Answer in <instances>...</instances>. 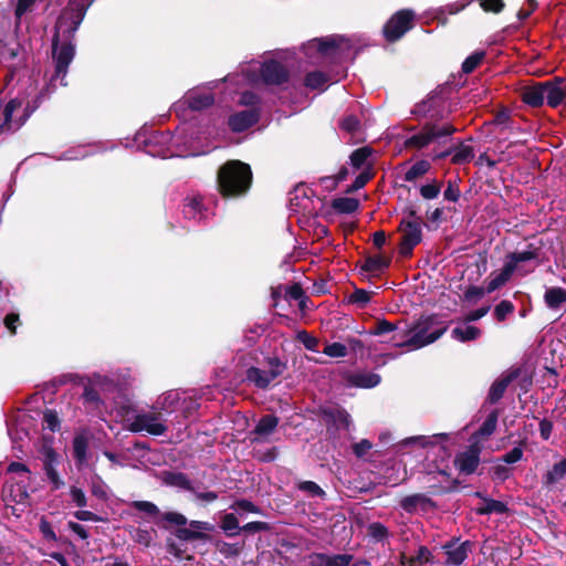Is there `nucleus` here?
Instances as JSON below:
<instances>
[{
  "label": "nucleus",
  "mask_w": 566,
  "mask_h": 566,
  "mask_svg": "<svg viewBox=\"0 0 566 566\" xmlns=\"http://www.w3.org/2000/svg\"><path fill=\"white\" fill-rule=\"evenodd\" d=\"M298 338L303 342L304 346L310 350H317L318 340L310 336L306 332H302L298 335Z\"/></svg>",
  "instance_id": "4d7b16f0"
},
{
  "label": "nucleus",
  "mask_w": 566,
  "mask_h": 566,
  "mask_svg": "<svg viewBox=\"0 0 566 566\" xmlns=\"http://www.w3.org/2000/svg\"><path fill=\"white\" fill-rule=\"evenodd\" d=\"M134 509L145 513L148 516L155 517L160 516L159 509L151 502L148 501H134L130 504Z\"/></svg>",
  "instance_id": "473e14b6"
},
{
  "label": "nucleus",
  "mask_w": 566,
  "mask_h": 566,
  "mask_svg": "<svg viewBox=\"0 0 566 566\" xmlns=\"http://www.w3.org/2000/svg\"><path fill=\"white\" fill-rule=\"evenodd\" d=\"M261 80L265 84H274L279 85L284 83L287 80L286 70L277 62L270 61L265 62L260 67Z\"/></svg>",
  "instance_id": "6e6552de"
},
{
  "label": "nucleus",
  "mask_w": 566,
  "mask_h": 566,
  "mask_svg": "<svg viewBox=\"0 0 566 566\" xmlns=\"http://www.w3.org/2000/svg\"><path fill=\"white\" fill-rule=\"evenodd\" d=\"M88 440L84 434H78L73 440V453L76 461L82 464L86 461Z\"/></svg>",
  "instance_id": "412c9836"
},
{
  "label": "nucleus",
  "mask_w": 566,
  "mask_h": 566,
  "mask_svg": "<svg viewBox=\"0 0 566 566\" xmlns=\"http://www.w3.org/2000/svg\"><path fill=\"white\" fill-rule=\"evenodd\" d=\"M323 353L329 357L339 358L347 355V348L340 343H332L324 347Z\"/></svg>",
  "instance_id": "a19ab883"
},
{
  "label": "nucleus",
  "mask_w": 566,
  "mask_h": 566,
  "mask_svg": "<svg viewBox=\"0 0 566 566\" xmlns=\"http://www.w3.org/2000/svg\"><path fill=\"white\" fill-rule=\"evenodd\" d=\"M469 545V542L459 545H446L447 563L450 565H460L468 556Z\"/></svg>",
  "instance_id": "2eb2a0df"
},
{
  "label": "nucleus",
  "mask_w": 566,
  "mask_h": 566,
  "mask_svg": "<svg viewBox=\"0 0 566 566\" xmlns=\"http://www.w3.org/2000/svg\"><path fill=\"white\" fill-rule=\"evenodd\" d=\"M484 59V52H475L472 55L468 56L463 64H462V71L464 73H471L473 72L478 65L483 61Z\"/></svg>",
  "instance_id": "4c0bfd02"
},
{
  "label": "nucleus",
  "mask_w": 566,
  "mask_h": 566,
  "mask_svg": "<svg viewBox=\"0 0 566 566\" xmlns=\"http://www.w3.org/2000/svg\"><path fill=\"white\" fill-rule=\"evenodd\" d=\"M232 509L234 510H241V511H245V512H251V513H259V509L250 501H247V500H241V501H238L235 502L233 505H232Z\"/></svg>",
  "instance_id": "052dcab7"
},
{
  "label": "nucleus",
  "mask_w": 566,
  "mask_h": 566,
  "mask_svg": "<svg viewBox=\"0 0 566 566\" xmlns=\"http://www.w3.org/2000/svg\"><path fill=\"white\" fill-rule=\"evenodd\" d=\"M132 431H146L150 434L159 436L166 430L160 419L156 415H138L129 426Z\"/></svg>",
  "instance_id": "0eeeda50"
},
{
  "label": "nucleus",
  "mask_w": 566,
  "mask_h": 566,
  "mask_svg": "<svg viewBox=\"0 0 566 566\" xmlns=\"http://www.w3.org/2000/svg\"><path fill=\"white\" fill-rule=\"evenodd\" d=\"M430 168V164L426 160L417 161L406 172V180L412 181L416 178L424 175Z\"/></svg>",
  "instance_id": "2f4dec72"
},
{
  "label": "nucleus",
  "mask_w": 566,
  "mask_h": 566,
  "mask_svg": "<svg viewBox=\"0 0 566 566\" xmlns=\"http://www.w3.org/2000/svg\"><path fill=\"white\" fill-rule=\"evenodd\" d=\"M415 13L411 10L396 12L384 28V34L388 41L400 39L412 27Z\"/></svg>",
  "instance_id": "7ed1b4c3"
},
{
  "label": "nucleus",
  "mask_w": 566,
  "mask_h": 566,
  "mask_svg": "<svg viewBox=\"0 0 566 566\" xmlns=\"http://www.w3.org/2000/svg\"><path fill=\"white\" fill-rule=\"evenodd\" d=\"M485 293H488L486 286L485 287L470 286L465 291V298H468V300L481 298Z\"/></svg>",
  "instance_id": "0e129e2a"
},
{
  "label": "nucleus",
  "mask_w": 566,
  "mask_h": 566,
  "mask_svg": "<svg viewBox=\"0 0 566 566\" xmlns=\"http://www.w3.org/2000/svg\"><path fill=\"white\" fill-rule=\"evenodd\" d=\"M251 180L250 166L239 160L226 163L218 172V186L223 197L244 195L250 188Z\"/></svg>",
  "instance_id": "f257e3e1"
},
{
  "label": "nucleus",
  "mask_w": 566,
  "mask_h": 566,
  "mask_svg": "<svg viewBox=\"0 0 566 566\" xmlns=\"http://www.w3.org/2000/svg\"><path fill=\"white\" fill-rule=\"evenodd\" d=\"M513 272V265L505 262L500 272L490 274L486 283V292L492 293L502 287L511 279Z\"/></svg>",
  "instance_id": "ddd939ff"
},
{
  "label": "nucleus",
  "mask_w": 566,
  "mask_h": 566,
  "mask_svg": "<svg viewBox=\"0 0 566 566\" xmlns=\"http://www.w3.org/2000/svg\"><path fill=\"white\" fill-rule=\"evenodd\" d=\"M563 78L557 77L553 82H545V98L547 104L552 107H556L563 103L562 88Z\"/></svg>",
  "instance_id": "dca6fc26"
},
{
  "label": "nucleus",
  "mask_w": 566,
  "mask_h": 566,
  "mask_svg": "<svg viewBox=\"0 0 566 566\" xmlns=\"http://www.w3.org/2000/svg\"><path fill=\"white\" fill-rule=\"evenodd\" d=\"M186 103L191 109L200 111L213 103L212 95L207 91H193L186 97Z\"/></svg>",
  "instance_id": "4468645a"
},
{
  "label": "nucleus",
  "mask_w": 566,
  "mask_h": 566,
  "mask_svg": "<svg viewBox=\"0 0 566 566\" xmlns=\"http://www.w3.org/2000/svg\"><path fill=\"white\" fill-rule=\"evenodd\" d=\"M335 46L336 40L334 38L315 39L307 44V50H316L322 54H328Z\"/></svg>",
  "instance_id": "393cba45"
},
{
  "label": "nucleus",
  "mask_w": 566,
  "mask_h": 566,
  "mask_svg": "<svg viewBox=\"0 0 566 566\" xmlns=\"http://www.w3.org/2000/svg\"><path fill=\"white\" fill-rule=\"evenodd\" d=\"M440 190H441V184L436 181V180H433L432 182L423 185L420 188V195L424 199L430 200V199L437 198L438 195L440 193Z\"/></svg>",
  "instance_id": "ea45409f"
},
{
  "label": "nucleus",
  "mask_w": 566,
  "mask_h": 566,
  "mask_svg": "<svg viewBox=\"0 0 566 566\" xmlns=\"http://www.w3.org/2000/svg\"><path fill=\"white\" fill-rule=\"evenodd\" d=\"M71 497L77 506L84 507L86 505V496L81 489H78L76 486H72L71 488Z\"/></svg>",
  "instance_id": "5fc2aeb1"
},
{
  "label": "nucleus",
  "mask_w": 566,
  "mask_h": 566,
  "mask_svg": "<svg viewBox=\"0 0 566 566\" xmlns=\"http://www.w3.org/2000/svg\"><path fill=\"white\" fill-rule=\"evenodd\" d=\"M522 98L531 106H541L545 99L544 83L525 87L522 92Z\"/></svg>",
  "instance_id": "f3484780"
},
{
  "label": "nucleus",
  "mask_w": 566,
  "mask_h": 566,
  "mask_svg": "<svg viewBox=\"0 0 566 566\" xmlns=\"http://www.w3.org/2000/svg\"><path fill=\"white\" fill-rule=\"evenodd\" d=\"M452 336L460 342L473 340L480 336V329L475 326L457 327Z\"/></svg>",
  "instance_id": "b1692460"
},
{
  "label": "nucleus",
  "mask_w": 566,
  "mask_h": 566,
  "mask_svg": "<svg viewBox=\"0 0 566 566\" xmlns=\"http://www.w3.org/2000/svg\"><path fill=\"white\" fill-rule=\"evenodd\" d=\"M353 449L357 457H363L371 449V443L368 440H361L360 442L355 443Z\"/></svg>",
  "instance_id": "338daca9"
},
{
  "label": "nucleus",
  "mask_w": 566,
  "mask_h": 566,
  "mask_svg": "<svg viewBox=\"0 0 566 566\" xmlns=\"http://www.w3.org/2000/svg\"><path fill=\"white\" fill-rule=\"evenodd\" d=\"M514 305L510 301L500 302L494 308V316L499 322H503L509 315L514 312Z\"/></svg>",
  "instance_id": "72a5a7b5"
},
{
  "label": "nucleus",
  "mask_w": 566,
  "mask_h": 566,
  "mask_svg": "<svg viewBox=\"0 0 566 566\" xmlns=\"http://www.w3.org/2000/svg\"><path fill=\"white\" fill-rule=\"evenodd\" d=\"M401 241L399 252L403 256H410L413 248L421 241V227L416 220H402L399 227Z\"/></svg>",
  "instance_id": "20e7f679"
},
{
  "label": "nucleus",
  "mask_w": 566,
  "mask_h": 566,
  "mask_svg": "<svg viewBox=\"0 0 566 566\" xmlns=\"http://www.w3.org/2000/svg\"><path fill=\"white\" fill-rule=\"evenodd\" d=\"M40 531L46 539H50V541L56 539V535H55L54 531L52 530L51 524L44 517H42L40 521Z\"/></svg>",
  "instance_id": "6e6d98bb"
},
{
  "label": "nucleus",
  "mask_w": 566,
  "mask_h": 566,
  "mask_svg": "<svg viewBox=\"0 0 566 566\" xmlns=\"http://www.w3.org/2000/svg\"><path fill=\"white\" fill-rule=\"evenodd\" d=\"M431 553L427 547L421 546L418 551L417 556L415 557H406L401 556V565L402 566H413L415 563L424 564L430 560Z\"/></svg>",
  "instance_id": "cd10ccee"
},
{
  "label": "nucleus",
  "mask_w": 566,
  "mask_h": 566,
  "mask_svg": "<svg viewBox=\"0 0 566 566\" xmlns=\"http://www.w3.org/2000/svg\"><path fill=\"white\" fill-rule=\"evenodd\" d=\"M370 179V175L368 172H361L359 174L355 181L353 182V185L348 188V192H352V191H355V190H358L360 188H363L367 181Z\"/></svg>",
  "instance_id": "13d9d810"
},
{
  "label": "nucleus",
  "mask_w": 566,
  "mask_h": 566,
  "mask_svg": "<svg viewBox=\"0 0 566 566\" xmlns=\"http://www.w3.org/2000/svg\"><path fill=\"white\" fill-rule=\"evenodd\" d=\"M202 202L199 198H191L185 205L184 212L187 217L195 218L200 212Z\"/></svg>",
  "instance_id": "de8ad7c7"
},
{
  "label": "nucleus",
  "mask_w": 566,
  "mask_h": 566,
  "mask_svg": "<svg viewBox=\"0 0 566 566\" xmlns=\"http://www.w3.org/2000/svg\"><path fill=\"white\" fill-rule=\"evenodd\" d=\"M359 202L355 198L342 197L333 201V208L343 213H352L357 210Z\"/></svg>",
  "instance_id": "5701e85b"
},
{
  "label": "nucleus",
  "mask_w": 566,
  "mask_h": 566,
  "mask_svg": "<svg viewBox=\"0 0 566 566\" xmlns=\"http://www.w3.org/2000/svg\"><path fill=\"white\" fill-rule=\"evenodd\" d=\"M505 511V505L499 501H491L486 504L484 509L480 510V513L488 514L492 512L503 513Z\"/></svg>",
  "instance_id": "bf43d9fd"
},
{
  "label": "nucleus",
  "mask_w": 566,
  "mask_h": 566,
  "mask_svg": "<svg viewBox=\"0 0 566 566\" xmlns=\"http://www.w3.org/2000/svg\"><path fill=\"white\" fill-rule=\"evenodd\" d=\"M220 527L229 535L233 536L238 534L239 521L232 513H227L222 516Z\"/></svg>",
  "instance_id": "c85d7f7f"
},
{
  "label": "nucleus",
  "mask_w": 566,
  "mask_h": 566,
  "mask_svg": "<svg viewBox=\"0 0 566 566\" xmlns=\"http://www.w3.org/2000/svg\"><path fill=\"white\" fill-rule=\"evenodd\" d=\"M473 157H474L473 149L470 146H462L452 156V161L454 164H462V163L470 161Z\"/></svg>",
  "instance_id": "79ce46f5"
},
{
  "label": "nucleus",
  "mask_w": 566,
  "mask_h": 566,
  "mask_svg": "<svg viewBox=\"0 0 566 566\" xmlns=\"http://www.w3.org/2000/svg\"><path fill=\"white\" fill-rule=\"evenodd\" d=\"M370 150L366 147L355 150L350 156L352 165L355 168H361L370 156Z\"/></svg>",
  "instance_id": "58836bf2"
},
{
  "label": "nucleus",
  "mask_w": 566,
  "mask_h": 566,
  "mask_svg": "<svg viewBox=\"0 0 566 566\" xmlns=\"http://www.w3.org/2000/svg\"><path fill=\"white\" fill-rule=\"evenodd\" d=\"M54 55L56 59V73L65 74L69 64L74 56V48L71 44H63L57 46L56 39L54 40Z\"/></svg>",
  "instance_id": "9b49d317"
},
{
  "label": "nucleus",
  "mask_w": 566,
  "mask_h": 566,
  "mask_svg": "<svg viewBox=\"0 0 566 566\" xmlns=\"http://www.w3.org/2000/svg\"><path fill=\"white\" fill-rule=\"evenodd\" d=\"M454 132L451 125L427 126L420 133L411 136L408 140L409 146L422 148L429 145L433 139L440 136H448Z\"/></svg>",
  "instance_id": "39448f33"
},
{
  "label": "nucleus",
  "mask_w": 566,
  "mask_h": 566,
  "mask_svg": "<svg viewBox=\"0 0 566 566\" xmlns=\"http://www.w3.org/2000/svg\"><path fill=\"white\" fill-rule=\"evenodd\" d=\"M396 329V325L388 321H378L375 327L370 331L371 335H382L386 333H391Z\"/></svg>",
  "instance_id": "09e8293b"
},
{
  "label": "nucleus",
  "mask_w": 566,
  "mask_h": 566,
  "mask_svg": "<svg viewBox=\"0 0 566 566\" xmlns=\"http://www.w3.org/2000/svg\"><path fill=\"white\" fill-rule=\"evenodd\" d=\"M259 119V113L255 109L242 111L229 118V126L233 132H243L251 127Z\"/></svg>",
  "instance_id": "9d476101"
},
{
  "label": "nucleus",
  "mask_w": 566,
  "mask_h": 566,
  "mask_svg": "<svg viewBox=\"0 0 566 566\" xmlns=\"http://www.w3.org/2000/svg\"><path fill=\"white\" fill-rule=\"evenodd\" d=\"M328 82V77L322 72H311L305 77V85L313 90H323Z\"/></svg>",
  "instance_id": "a878e982"
},
{
  "label": "nucleus",
  "mask_w": 566,
  "mask_h": 566,
  "mask_svg": "<svg viewBox=\"0 0 566 566\" xmlns=\"http://www.w3.org/2000/svg\"><path fill=\"white\" fill-rule=\"evenodd\" d=\"M160 518L168 524L185 526L187 524V517L177 512H166L160 514Z\"/></svg>",
  "instance_id": "c03bdc74"
},
{
  "label": "nucleus",
  "mask_w": 566,
  "mask_h": 566,
  "mask_svg": "<svg viewBox=\"0 0 566 566\" xmlns=\"http://www.w3.org/2000/svg\"><path fill=\"white\" fill-rule=\"evenodd\" d=\"M349 563L350 556L348 555L327 556L324 554H313L308 557L310 566H348Z\"/></svg>",
  "instance_id": "f8f14e48"
},
{
  "label": "nucleus",
  "mask_w": 566,
  "mask_h": 566,
  "mask_svg": "<svg viewBox=\"0 0 566 566\" xmlns=\"http://www.w3.org/2000/svg\"><path fill=\"white\" fill-rule=\"evenodd\" d=\"M512 378V375H507L494 381L489 392V398L492 402L497 401L503 396Z\"/></svg>",
  "instance_id": "4be33fe9"
},
{
  "label": "nucleus",
  "mask_w": 566,
  "mask_h": 566,
  "mask_svg": "<svg viewBox=\"0 0 566 566\" xmlns=\"http://www.w3.org/2000/svg\"><path fill=\"white\" fill-rule=\"evenodd\" d=\"M277 423L279 419L276 417L266 415L259 420L253 433L258 434L259 437H266L274 431Z\"/></svg>",
  "instance_id": "6ab92c4d"
},
{
  "label": "nucleus",
  "mask_w": 566,
  "mask_h": 566,
  "mask_svg": "<svg viewBox=\"0 0 566 566\" xmlns=\"http://www.w3.org/2000/svg\"><path fill=\"white\" fill-rule=\"evenodd\" d=\"M480 6L484 11L497 13L503 9L504 3L502 0H480Z\"/></svg>",
  "instance_id": "603ef678"
},
{
  "label": "nucleus",
  "mask_w": 566,
  "mask_h": 566,
  "mask_svg": "<svg viewBox=\"0 0 566 566\" xmlns=\"http://www.w3.org/2000/svg\"><path fill=\"white\" fill-rule=\"evenodd\" d=\"M545 303L549 308H558L566 302V290L562 287H552L545 292Z\"/></svg>",
  "instance_id": "a211bd4d"
},
{
  "label": "nucleus",
  "mask_w": 566,
  "mask_h": 566,
  "mask_svg": "<svg viewBox=\"0 0 566 566\" xmlns=\"http://www.w3.org/2000/svg\"><path fill=\"white\" fill-rule=\"evenodd\" d=\"M43 422L48 429L55 431L59 428V418L56 412L48 410L43 416Z\"/></svg>",
  "instance_id": "864d4df0"
},
{
  "label": "nucleus",
  "mask_w": 566,
  "mask_h": 566,
  "mask_svg": "<svg viewBox=\"0 0 566 566\" xmlns=\"http://www.w3.org/2000/svg\"><path fill=\"white\" fill-rule=\"evenodd\" d=\"M388 265V261L385 260L382 256H374L366 260L365 263V270L367 271H378L381 268H385Z\"/></svg>",
  "instance_id": "8fccbe9b"
},
{
  "label": "nucleus",
  "mask_w": 566,
  "mask_h": 566,
  "mask_svg": "<svg viewBox=\"0 0 566 566\" xmlns=\"http://www.w3.org/2000/svg\"><path fill=\"white\" fill-rule=\"evenodd\" d=\"M497 417L499 416H497L496 411L491 412L488 416V418L485 419V421L482 423V426L480 427L479 431L476 432V436L478 437L491 436L496 429Z\"/></svg>",
  "instance_id": "c756f323"
},
{
  "label": "nucleus",
  "mask_w": 566,
  "mask_h": 566,
  "mask_svg": "<svg viewBox=\"0 0 566 566\" xmlns=\"http://www.w3.org/2000/svg\"><path fill=\"white\" fill-rule=\"evenodd\" d=\"M48 458L50 461H48L45 463V473H46V476L48 479L50 480V482L52 483L53 485V489L54 490H57L60 489L62 485H63V481L60 479L56 470L54 469V467L52 465V461L55 460V455L54 453L51 451L49 452L48 454Z\"/></svg>",
  "instance_id": "bb28decb"
},
{
  "label": "nucleus",
  "mask_w": 566,
  "mask_h": 566,
  "mask_svg": "<svg viewBox=\"0 0 566 566\" xmlns=\"http://www.w3.org/2000/svg\"><path fill=\"white\" fill-rule=\"evenodd\" d=\"M379 381L380 377L376 374H359L355 376V384L364 388L375 387Z\"/></svg>",
  "instance_id": "f704fd0d"
},
{
  "label": "nucleus",
  "mask_w": 566,
  "mask_h": 566,
  "mask_svg": "<svg viewBox=\"0 0 566 566\" xmlns=\"http://www.w3.org/2000/svg\"><path fill=\"white\" fill-rule=\"evenodd\" d=\"M480 447L473 443L467 451L460 453L455 459V467L465 474L474 472L479 464Z\"/></svg>",
  "instance_id": "1a4fd4ad"
},
{
  "label": "nucleus",
  "mask_w": 566,
  "mask_h": 566,
  "mask_svg": "<svg viewBox=\"0 0 566 566\" xmlns=\"http://www.w3.org/2000/svg\"><path fill=\"white\" fill-rule=\"evenodd\" d=\"M176 536L181 541L205 539L207 537L203 533L191 530L189 526L179 527L176 531Z\"/></svg>",
  "instance_id": "e433bc0d"
},
{
  "label": "nucleus",
  "mask_w": 566,
  "mask_h": 566,
  "mask_svg": "<svg viewBox=\"0 0 566 566\" xmlns=\"http://www.w3.org/2000/svg\"><path fill=\"white\" fill-rule=\"evenodd\" d=\"M368 535L380 541L387 536V528L380 523H373L368 526Z\"/></svg>",
  "instance_id": "3c124183"
},
{
  "label": "nucleus",
  "mask_w": 566,
  "mask_h": 566,
  "mask_svg": "<svg viewBox=\"0 0 566 566\" xmlns=\"http://www.w3.org/2000/svg\"><path fill=\"white\" fill-rule=\"evenodd\" d=\"M22 102L18 98L11 99L3 109V117H4V126L8 129H11V123H12V115L13 113L21 108Z\"/></svg>",
  "instance_id": "c9c22d12"
},
{
  "label": "nucleus",
  "mask_w": 566,
  "mask_h": 566,
  "mask_svg": "<svg viewBox=\"0 0 566 566\" xmlns=\"http://www.w3.org/2000/svg\"><path fill=\"white\" fill-rule=\"evenodd\" d=\"M537 256V253L535 251H523V252H514L507 255L506 263L513 265V271L517 269V264L520 262H525L528 260H533Z\"/></svg>",
  "instance_id": "7c9ffc66"
},
{
  "label": "nucleus",
  "mask_w": 566,
  "mask_h": 566,
  "mask_svg": "<svg viewBox=\"0 0 566 566\" xmlns=\"http://www.w3.org/2000/svg\"><path fill=\"white\" fill-rule=\"evenodd\" d=\"M269 370L251 367L247 374L248 379L259 388L268 387L283 370V365L277 359L271 360Z\"/></svg>",
  "instance_id": "423d86ee"
},
{
  "label": "nucleus",
  "mask_w": 566,
  "mask_h": 566,
  "mask_svg": "<svg viewBox=\"0 0 566 566\" xmlns=\"http://www.w3.org/2000/svg\"><path fill=\"white\" fill-rule=\"evenodd\" d=\"M566 475V459L554 464L553 469L549 470L544 476V483L552 485L560 481Z\"/></svg>",
  "instance_id": "aec40b11"
},
{
  "label": "nucleus",
  "mask_w": 566,
  "mask_h": 566,
  "mask_svg": "<svg viewBox=\"0 0 566 566\" xmlns=\"http://www.w3.org/2000/svg\"><path fill=\"white\" fill-rule=\"evenodd\" d=\"M523 457V451L521 448H513L509 453L503 457V461L505 463H515L520 461Z\"/></svg>",
  "instance_id": "69168bd1"
},
{
  "label": "nucleus",
  "mask_w": 566,
  "mask_h": 566,
  "mask_svg": "<svg viewBox=\"0 0 566 566\" xmlns=\"http://www.w3.org/2000/svg\"><path fill=\"white\" fill-rule=\"evenodd\" d=\"M286 295L292 300L301 301L300 305H301V307H303V303H304L302 300L303 298V290L298 284H294V285L290 286L286 291Z\"/></svg>",
  "instance_id": "680f3d73"
},
{
  "label": "nucleus",
  "mask_w": 566,
  "mask_h": 566,
  "mask_svg": "<svg viewBox=\"0 0 566 566\" xmlns=\"http://www.w3.org/2000/svg\"><path fill=\"white\" fill-rule=\"evenodd\" d=\"M9 473H15L21 478L22 483H25L30 479V471L23 463L12 462L9 464L8 470Z\"/></svg>",
  "instance_id": "37998d69"
},
{
  "label": "nucleus",
  "mask_w": 566,
  "mask_h": 566,
  "mask_svg": "<svg viewBox=\"0 0 566 566\" xmlns=\"http://www.w3.org/2000/svg\"><path fill=\"white\" fill-rule=\"evenodd\" d=\"M371 298V293L365 290H356L349 295V302L360 306L366 305Z\"/></svg>",
  "instance_id": "49530a36"
},
{
  "label": "nucleus",
  "mask_w": 566,
  "mask_h": 566,
  "mask_svg": "<svg viewBox=\"0 0 566 566\" xmlns=\"http://www.w3.org/2000/svg\"><path fill=\"white\" fill-rule=\"evenodd\" d=\"M300 489L306 492H310L313 495H323L324 491L312 481H305L300 484Z\"/></svg>",
  "instance_id": "e2e57ef3"
},
{
  "label": "nucleus",
  "mask_w": 566,
  "mask_h": 566,
  "mask_svg": "<svg viewBox=\"0 0 566 566\" xmlns=\"http://www.w3.org/2000/svg\"><path fill=\"white\" fill-rule=\"evenodd\" d=\"M133 538L136 543L147 547L153 541V532L144 528H136L134 530Z\"/></svg>",
  "instance_id": "a18cd8bd"
},
{
  "label": "nucleus",
  "mask_w": 566,
  "mask_h": 566,
  "mask_svg": "<svg viewBox=\"0 0 566 566\" xmlns=\"http://www.w3.org/2000/svg\"><path fill=\"white\" fill-rule=\"evenodd\" d=\"M493 475L495 479L504 481L510 475V469L504 464H496L493 467Z\"/></svg>",
  "instance_id": "774afa93"
},
{
  "label": "nucleus",
  "mask_w": 566,
  "mask_h": 566,
  "mask_svg": "<svg viewBox=\"0 0 566 566\" xmlns=\"http://www.w3.org/2000/svg\"><path fill=\"white\" fill-rule=\"evenodd\" d=\"M448 329V324L437 315L421 317L411 329L412 335L406 345L412 348H420L433 343Z\"/></svg>",
  "instance_id": "f03ea898"
}]
</instances>
